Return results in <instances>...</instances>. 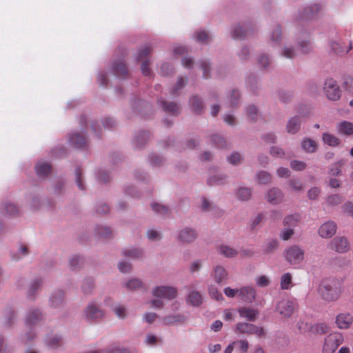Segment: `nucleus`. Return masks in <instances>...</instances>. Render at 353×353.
<instances>
[{
  "instance_id": "obj_32",
  "label": "nucleus",
  "mask_w": 353,
  "mask_h": 353,
  "mask_svg": "<svg viewBox=\"0 0 353 353\" xmlns=\"http://www.w3.org/2000/svg\"><path fill=\"white\" fill-rule=\"evenodd\" d=\"M301 118L300 116L296 115L291 117L286 125V129L290 134H296L299 132L301 128Z\"/></svg>"
},
{
  "instance_id": "obj_47",
  "label": "nucleus",
  "mask_w": 353,
  "mask_h": 353,
  "mask_svg": "<svg viewBox=\"0 0 353 353\" xmlns=\"http://www.w3.org/2000/svg\"><path fill=\"white\" fill-rule=\"evenodd\" d=\"M301 148L306 152L313 153L317 149V144L314 140L305 138L301 142Z\"/></svg>"
},
{
  "instance_id": "obj_23",
  "label": "nucleus",
  "mask_w": 353,
  "mask_h": 353,
  "mask_svg": "<svg viewBox=\"0 0 353 353\" xmlns=\"http://www.w3.org/2000/svg\"><path fill=\"white\" fill-rule=\"evenodd\" d=\"M37 176L41 179H46L51 172L50 164L43 160L39 161L34 167Z\"/></svg>"
},
{
  "instance_id": "obj_46",
  "label": "nucleus",
  "mask_w": 353,
  "mask_h": 353,
  "mask_svg": "<svg viewBox=\"0 0 353 353\" xmlns=\"http://www.w3.org/2000/svg\"><path fill=\"white\" fill-rule=\"evenodd\" d=\"M307 331L311 332L312 334H323L328 332L329 327L325 323H320L310 325Z\"/></svg>"
},
{
  "instance_id": "obj_5",
  "label": "nucleus",
  "mask_w": 353,
  "mask_h": 353,
  "mask_svg": "<svg viewBox=\"0 0 353 353\" xmlns=\"http://www.w3.org/2000/svg\"><path fill=\"white\" fill-rule=\"evenodd\" d=\"M151 48L149 46H145L140 48L135 54V59L137 61H143L141 70L143 75L150 76L152 72L149 68V61L147 59L148 56L151 52Z\"/></svg>"
},
{
  "instance_id": "obj_60",
  "label": "nucleus",
  "mask_w": 353,
  "mask_h": 353,
  "mask_svg": "<svg viewBox=\"0 0 353 353\" xmlns=\"http://www.w3.org/2000/svg\"><path fill=\"white\" fill-rule=\"evenodd\" d=\"M210 141L212 144L217 148H224L227 145L226 140L217 134L212 135Z\"/></svg>"
},
{
  "instance_id": "obj_54",
  "label": "nucleus",
  "mask_w": 353,
  "mask_h": 353,
  "mask_svg": "<svg viewBox=\"0 0 353 353\" xmlns=\"http://www.w3.org/2000/svg\"><path fill=\"white\" fill-rule=\"evenodd\" d=\"M188 302L193 306H199L202 303V296L199 292L192 290L188 294Z\"/></svg>"
},
{
  "instance_id": "obj_22",
  "label": "nucleus",
  "mask_w": 353,
  "mask_h": 353,
  "mask_svg": "<svg viewBox=\"0 0 353 353\" xmlns=\"http://www.w3.org/2000/svg\"><path fill=\"white\" fill-rule=\"evenodd\" d=\"M279 54L280 57L285 59H294L298 55V51L292 44L285 43L281 46L279 50Z\"/></svg>"
},
{
  "instance_id": "obj_33",
  "label": "nucleus",
  "mask_w": 353,
  "mask_h": 353,
  "mask_svg": "<svg viewBox=\"0 0 353 353\" xmlns=\"http://www.w3.org/2000/svg\"><path fill=\"white\" fill-rule=\"evenodd\" d=\"M353 318L348 313H341L336 316V323L340 329H346L352 323Z\"/></svg>"
},
{
  "instance_id": "obj_1",
  "label": "nucleus",
  "mask_w": 353,
  "mask_h": 353,
  "mask_svg": "<svg viewBox=\"0 0 353 353\" xmlns=\"http://www.w3.org/2000/svg\"><path fill=\"white\" fill-rule=\"evenodd\" d=\"M341 283L335 279L330 278L323 280L319 288L318 293L325 301H336L341 294Z\"/></svg>"
},
{
  "instance_id": "obj_27",
  "label": "nucleus",
  "mask_w": 353,
  "mask_h": 353,
  "mask_svg": "<svg viewBox=\"0 0 353 353\" xmlns=\"http://www.w3.org/2000/svg\"><path fill=\"white\" fill-rule=\"evenodd\" d=\"M269 39L273 46L281 43L283 39V30L281 25L275 24L273 26L269 34Z\"/></svg>"
},
{
  "instance_id": "obj_13",
  "label": "nucleus",
  "mask_w": 353,
  "mask_h": 353,
  "mask_svg": "<svg viewBox=\"0 0 353 353\" xmlns=\"http://www.w3.org/2000/svg\"><path fill=\"white\" fill-rule=\"evenodd\" d=\"M43 313L37 307H30L28 310L25 316L26 326H35L43 320Z\"/></svg>"
},
{
  "instance_id": "obj_49",
  "label": "nucleus",
  "mask_w": 353,
  "mask_h": 353,
  "mask_svg": "<svg viewBox=\"0 0 353 353\" xmlns=\"http://www.w3.org/2000/svg\"><path fill=\"white\" fill-rule=\"evenodd\" d=\"M271 63L272 57L268 54L262 53L258 57V65L263 70H268Z\"/></svg>"
},
{
  "instance_id": "obj_45",
  "label": "nucleus",
  "mask_w": 353,
  "mask_h": 353,
  "mask_svg": "<svg viewBox=\"0 0 353 353\" xmlns=\"http://www.w3.org/2000/svg\"><path fill=\"white\" fill-rule=\"evenodd\" d=\"M30 252L27 246L20 245L16 252L11 253V258L13 261H17L29 254Z\"/></svg>"
},
{
  "instance_id": "obj_7",
  "label": "nucleus",
  "mask_w": 353,
  "mask_h": 353,
  "mask_svg": "<svg viewBox=\"0 0 353 353\" xmlns=\"http://www.w3.org/2000/svg\"><path fill=\"white\" fill-rule=\"evenodd\" d=\"M83 315L88 321H97L103 317L104 312L95 301H92L85 307Z\"/></svg>"
},
{
  "instance_id": "obj_40",
  "label": "nucleus",
  "mask_w": 353,
  "mask_h": 353,
  "mask_svg": "<svg viewBox=\"0 0 353 353\" xmlns=\"http://www.w3.org/2000/svg\"><path fill=\"white\" fill-rule=\"evenodd\" d=\"M192 38L201 44H208L212 41L211 35L203 30L196 31L192 35Z\"/></svg>"
},
{
  "instance_id": "obj_29",
  "label": "nucleus",
  "mask_w": 353,
  "mask_h": 353,
  "mask_svg": "<svg viewBox=\"0 0 353 353\" xmlns=\"http://www.w3.org/2000/svg\"><path fill=\"white\" fill-rule=\"evenodd\" d=\"M43 283V280L41 278L36 277L34 278L28 284V288L27 290V296L30 299L34 300L35 299V296L37 292L39 290L40 287Z\"/></svg>"
},
{
  "instance_id": "obj_62",
  "label": "nucleus",
  "mask_w": 353,
  "mask_h": 353,
  "mask_svg": "<svg viewBox=\"0 0 353 353\" xmlns=\"http://www.w3.org/2000/svg\"><path fill=\"white\" fill-rule=\"evenodd\" d=\"M142 281L137 278H133L125 283L124 286L128 290H135L142 287Z\"/></svg>"
},
{
  "instance_id": "obj_9",
  "label": "nucleus",
  "mask_w": 353,
  "mask_h": 353,
  "mask_svg": "<svg viewBox=\"0 0 353 353\" xmlns=\"http://www.w3.org/2000/svg\"><path fill=\"white\" fill-rule=\"evenodd\" d=\"M251 25L248 21L239 22L232 26L230 34L232 39L236 40L243 39L250 30Z\"/></svg>"
},
{
  "instance_id": "obj_30",
  "label": "nucleus",
  "mask_w": 353,
  "mask_h": 353,
  "mask_svg": "<svg viewBox=\"0 0 353 353\" xmlns=\"http://www.w3.org/2000/svg\"><path fill=\"white\" fill-rule=\"evenodd\" d=\"M330 46L332 50L337 54H346L352 48L351 41H350L348 47L344 48L341 40H334L333 39H330Z\"/></svg>"
},
{
  "instance_id": "obj_56",
  "label": "nucleus",
  "mask_w": 353,
  "mask_h": 353,
  "mask_svg": "<svg viewBox=\"0 0 353 353\" xmlns=\"http://www.w3.org/2000/svg\"><path fill=\"white\" fill-rule=\"evenodd\" d=\"M148 163L153 167H159L164 164L165 159L155 153H151L148 157Z\"/></svg>"
},
{
  "instance_id": "obj_39",
  "label": "nucleus",
  "mask_w": 353,
  "mask_h": 353,
  "mask_svg": "<svg viewBox=\"0 0 353 353\" xmlns=\"http://www.w3.org/2000/svg\"><path fill=\"white\" fill-rule=\"evenodd\" d=\"M185 319L181 314H171L165 316L163 318L162 321L163 325H172L176 323H182L185 321Z\"/></svg>"
},
{
  "instance_id": "obj_10",
  "label": "nucleus",
  "mask_w": 353,
  "mask_h": 353,
  "mask_svg": "<svg viewBox=\"0 0 353 353\" xmlns=\"http://www.w3.org/2000/svg\"><path fill=\"white\" fill-rule=\"evenodd\" d=\"M297 307V303L294 301L283 299L277 303L276 311L283 317H290Z\"/></svg>"
},
{
  "instance_id": "obj_4",
  "label": "nucleus",
  "mask_w": 353,
  "mask_h": 353,
  "mask_svg": "<svg viewBox=\"0 0 353 353\" xmlns=\"http://www.w3.org/2000/svg\"><path fill=\"white\" fill-rule=\"evenodd\" d=\"M296 46L303 54H308L312 50V44L309 40L310 32L305 26H296Z\"/></svg>"
},
{
  "instance_id": "obj_16",
  "label": "nucleus",
  "mask_w": 353,
  "mask_h": 353,
  "mask_svg": "<svg viewBox=\"0 0 353 353\" xmlns=\"http://www.w3.org/2000/svg\"><path fill=\"white\" fill-rule=\"evenodd\" d=\"M65 293L61 289L52 292L49 297V306L54 309L61 308L64 301Z\"/></svg>"
},
{
  "instance_id": "obj_50",
  "label": "nucleus",
  "mask_w": 353,
  "mask_h": 353,
  "mask_svg": "<svg viewBox=\"0 0 353 353\" xmlns=\"http://www.w3.org/2000/svg\"><path fill=\"white\" fill-rule=\"evenodd\" d=\"M240 99V93L238 90H231L227 96V103L230 107H235L238 105Z\"/></svg>"
},
{
  "instance_id": "obj_44",
  "label": "nucleus",
  "mask_w": 353,
  "mask_h": 353,
  "mask_svg": "<svg viewBox=\"0 0 353 353\" xmlns=\"http://www.w3.org/2000/svg\"><path fill=\"white\" fill-rule=\"evenodd\" d=\"M84 263V259L79 254L72 255L69 260V266L72 270L80 269Z\"/></svg>"
},
{
  "instance_id": "obj_26",
  "label": "nucleus",
  "mask_w": 353,
  "mask_h": 353,
  "mask_svg": "<svg viewBox=\"0 0 353 353\" xmlns=\"http://www.w3.org/2000/svg\"><path fill=\"white\" fill-rule=\"evenodd\" d=\"M0 210L5 216L9 217H14L19 214V210L17 206L9 201L1 203Z\"/></svg>"
},
{
  "instance_id": "obj_6",
  "label": "nucleus",
  "mask_w": 353,
  "mask_h": 353,
  "mask_svg": "<svg viewBox=\"0 0 353 353\" xmlns=\"http://www.w3.org/2000/svg\"><path fill=\"white\" fill-rule=\"evenodd\" d=\"M152 294L157 299L172 300L177 296V290L172 286L159 285L152 290Z\"/></svg>"
},
{
  "instance_id": "obj_43",
  "label": "nucleus",
  "mask_w": 353,
  "mask_h": 353,
  "mask_svg": "<svg viewBox=\"0 0 353 353\" xmlns=\"http://www.w3.org/2000/svg\"><path fill=\"white\" fill-rule=\"evenodd\" d=\"M252 194V190L248 187H240L236 190V198L242 201H248Z\"/></svg>"
},
{
  "instance_id": "obj_20",
  "label": "nucleus",
  "mask_w": 353,
  "mask_h": 353,
  "mask_svg": "<svg viewBox=\"0 0 353 353\" xmlns=\"http://www.w3.org/2000/svg\"><path fill=\"white\" fill-rule=\"evenodd\" d=\"M132 108L134 113L146 117L148 111L150 110L151 105L148 102L139 99L132 103Z\"/></svg>"
},
{
  "instance_id": "obj_59",
  "label": "nucleus",
  "mask_w": 353,
  "mask_h": 353,
  "mask_svg": "<svg viewBox=\"0 0 353 353\" xmlns=\"http://www.w3.org/2000/svg\"><path fill=\"white\" fill-rule=\"evenodd\" d=\"M75 182L80 190H85V185L83 180V172L79 167L75 169Z\"/></svg>"
},
{
  "instance_id": "obj_41",
  "label": "nucleus",
  "mask_w": 353,
  "mask_h": 353,
  "mask_svg": "<svg viewBox=\"0 0 353 353\" xmlns=\"http://www.w3.org/2000/svg\"><path fill=\"white\" fill-rule=\"evenodd\" d=\"M227 178L228 176L223 174L210 175L207 180V183L210 185H223L227 182Z\"/></svg>"
},
{
  "instance_id": "obj_24",
  "label": "nucleus",
  "mask_w": 353,
  "mask_h": 353,
  "mask_svg": "<svg viewBox=\"0 0 353 353\" xmlns=\"http://www.w3.org/2000/svg\"><path fill=\"white\" fill-rule=\"evenodd\" d=\"M336 223L334 221H330L321 225L319 234L323 238H330L336 233Z\"/></svg>"
},
{
  "instance_id": "obj_58",
  "label": "nucleus",
  "mask_w": 353,
  "mask_h": 353,
  "mask_svg": "<svg viewBox=\"0 0 353 353\" xmlns=\"http://www.w3.org/2000/svg\"><path fill=\"white\" fill-rule=\"evenodd\" d=\"M322 139L323 143L330 146L336 147L340 143V141L337 137L327 132L323 134Z\"/></svg>"
},
{
  "instance_id": "obj_36",
  "label": "nucleus",
  "mask_w": 353,
  "mask_h": 353,
  "mask_svg": "<svg viewBox=\"0 0 353 353\" xmlns=\"http://www.w3.org/2000/svg\"><path fill=\"white\" fill-rule=\"evenodd\" d=\"M246 84L250 90L257 94L261 88L260 80L254 75H250L246 79Z\"/></svg>"
},
{
  "instance_id": "obj_28",
  "label": "nucleus",
  "mask_w": 353,
  "mask_h": 353,
  "mask_svg": "<svg viewBox=\"0 0 353 353\" xmlns=\"http://www.w3.org/2000/svg\"><path fill=\"white\" fill-rule=\"evenodd\" d=\"M150 135V132L148 130H141L137 132L132 141L133 147L135 149L143 147L148 141Z\"/></svg>"
},
{
  "instance_id": "obj_3",
  "label": "nucleus",
  "mask_w": 353,
  "mask_h": 353,
  "mask_svg": "<svg viewBox=\"0 0 353 353\" xmlns=\"http://www.w3.org/2000/svg\"><path fill=\"white\" fill-rule=\"evenodd\" d=\"M304 250L299 245H294L284 252L286 261L295 268H299L304 259Z\"/></svg>"
},
{
  "instance_id": "obj_57",
  "label": "nucleus",
  "mask_w": 353,
  "mask_h": 353,
  "mask_svg": "<svg viewBox=\"0 0 353 353\" xmlns=\"http://www.w3.org/2000/svg\"><path fill=\"white\" fill-rule=\"evenodd\" d=\"M219 250L223 256L227 258L235 257L238 254L235 249L227 245H221Z\"/></svg>"
},
{
  "instance_id": "obj_52",
  "label": "nucleus",
  "mask_w": 353,
  "mask_h": 353,
  "mask_svg": "<svg viewBox=\"0 0 353 353\" xmlns=\"http://www.w3.org/2000/svg\"><path fill=\"white\" fill-rule=\"evenodd\" d=\"M254 325L249 323H239L236 325V331L240 334H253Z\"/></svg>"
},
{
  "instance_id": "obj_8",
  "label": "nucleus",
  "mask_w": 353,
  "mask_h": 353,
  "mask_svg": "<svg viewBox=\"0 0 353 353\" xmlns=\"http://www.w3.org/2000/svg\"><path fill=\"white\" fill-rule=\"evenodd\" d=\"M198 236L196 230L190 227H185L177 232L176 239L184 244L193 243Z\"/></svg>"
},
{
  "instance_id": "obj_63",
  "label": "nucleus",
  "mask_w": 353,
  "mask_h": 353,
  "mask_svg": "<svg viewBox=\"0 0 353 353\" xmlns=\"http://www.w3.org/2000/svg\"><path fill=\"white\" fill-rule=\"evenodd\" d=\"M186 80L182 77H179L176 84L170 90V94L172 96H176L179 94V91L183 89L185 85Z\"/></svg>"
},
{
  "instance_id": "obj_35",
  "label": "nucleus",
  "mask_w": 353,
  "mask_h": 353,
  "mask_svg": "<svg viewBox=\"0 0 353 353\" xmlns=\"http://www.w3.org/2000/svg\"><path fill=\"white\" fill-rule=\"evenodd\" d=\"M122 255L131 259H139L143 256V250L136 248H125L122 251Z\"/></svg>"
},
{
  "instance_id": "obj_64",
  "label": "nucleus",
  "mask_w": 353,
  "mask_h": 353,
  "mask_svg": "<svg viewBox=\"0 0 353 353\" xmlns=\"http://www.w3.org/2000/svg\"><path fill=\"white\" fill-rule=\"evenodd\" d=\"M27 331L21 336V340L26 343L33 340L36 336V331L33 326H26Z\"/></svg>"
},
{
  "instance_id": "obj_37",
  "label": "nucleus",
  "mask_w": 353,
  "mask_h": 353,
  "mask_svg": "<svg viewBox=\"0 0 353 353\" xmlns=\"http://www.w3.org/2000/svg\"><path fill=\"white\" fill-rule=\"evenodd\" d=\"M238 312L241 317L245 318L250 321H254L258 314L257 310L245 307H240Z\"/></svg>"
},
{
  "instance_id": "obj_48",
  "label": "nucleus",
  "mask_w": 353,
  "mask_h": 353,
  "mask_svg": "<svg viewBox=\"0 0 353 353\" xmlns=\"http://www.w3.org/2000/svg\"><path fill=\"white\" fill-rule=\"evenodd\" d=\"M337 130L339 133L343 134H353V123L349 121H343L338 124Z\"/></svg>"
},
{
  "instance_id": "obj_11",
  "label": "nucleus",
  "mask_w": 353,
  "mask_h": 353,
  "mask_svg": "<svg viewBox=\"0 0 353 353\" xmlns=\"http://www.w3.org/2000/svg\"><path fill=\"white\" fill-rule=\"evenodd\" d=\"M324 92L330 100L336 101L341 97V90L336 83V81L332 79H327L325 81Z\"/></svg>"
},
{
  "instance_id": "obj_55",
  "label": "nucleus",
  "mask_w": 353,
  "mask_h": 353,
  "mask_svg": "<svg viewBox=\"0 0 353 353\" xmlns=\"http://www.w3.org/2000/svg\"><path fill=\"white\" fill-rule=\"evenodd\" d=\"M279 245V241L277 239H268L263 245V252L270 254L274 252Z\"/></svg>"
},
{
  "instance_id": "obj_2",
  "label": "nucleus",
  "mask_w": 353,
  "mask_h": 353,
  "mask_svg": "<svg viewBox=\"0 0 353 353\" xmlns=\"http://www.w3.org/2000/svg\"><path fill=\"white\" fill-rule=\"evenodd\" d=\"M322 8V5L318 3L300 7L292 16L293 23L296 26H305V23L314 19L321 12Z\"/></svg>"
},
{
  "instance_id": "obj_18",
  "label": "nucleus",
  "mask_w": 353,
  "mask_h": 353,
  "mask_svg": "<svg viewBox=\"0 0 353 353\" xmlns=\"http://www.w3.org/2000/svg\"><path fill=\"white\" fill-rule=\"evenodd\" d=\"M69 143L78 149H84L87 145V141L85 137L79 132H74L69 134Z\"/></svg>"
},
{
  "instance_id": "obj_38",
  "label": "nucleus",
  "mask_w": 353,
  "mask_h": 353,
  "mask_svg": "<svg viewBox=\"0 0 353 353\" xmlns=\"http://www.w3.org/2000/svg\"><path fill=\"white\" fill-rule=\"evenodd\" d=\"M61 339V336L59 334H48L45 339V343L48 347L55 349L60 346Z\"/></svg>"
},
{
  "instance_id": "obj_12",
  "label": "nucleus",
  "mask_w": 353,
  "mask_h": 353,
  "mask_svg": "<svg viewBox=\"0 0 353 353\" xmlns=\"http://www.w3.org/2000/svg\"><path fill=\"white\" fill-rule=\"evenodd\" d=\"M111 72L119 79H125L128 77V70L123 58L116 59L112 63Z\"/></svg>"
},
{
  "instance_id": "obj_21",
  "label": "nucleus",
  "mask_w": 353,
  "mask_h": 353,
  "mask_svg": "<svg viewBox=\"0 0 353 353\" xmlns=\"http://www.w3.org/2000/svg\"><path fill=\"white\" fill-rule=\"evenodd\" d=\"M340 339L336 335H330L325 340L323 347V353H334L340 344Z\"/></svg>"
},
{
  "instance_id": "obj_14",
  "label": "nucleus",
  "mask_w": 353,
  "mask_h": 353,
  "mask_svg": "<svg viewBox=\"0 0 353 353\" xmlns=\"http://www.w3.org/2000/svg\"><path fill=\"white\" fill-rule=\"evenodd\" d=\"M265 199L272 205H278L283 201L284 194L279 188L273 187L265 193Z\"/></svg>"
},
{
  "instance_id": "obj_53",
  "label": "nucleus",
  "mask_w": 353,
  "mask_h": 353,
  "mask_svg": "<svg viewBox=\"0 0 353 353\" xmlns=\"http://www.w3.org/2000/svg\"><path fill=\"white\" fill-rule=\"evenodd\" d=\"M94 234L99 238L105 239L112 234V230L108 226L97 225L94 228Z\"/></svg>"
},
{
  "instance_id": "obj_25",
  "label": "nucleus",
  "mask_w": 353,
  "mask_h": 353,
  "mask_svg": "<svg viewBox=\"0 0 353 353\" xmlns=\"http://www.w3.org/2000/svg\"><path fill=\"white\" fill-rule=\"evenodd\" d=\"M212 276L216 283L220 284L225 282L228 279V273L223 265H216L213 267Z\"/></svg>"
},
{
  "instance_id": "obj_34",
  "label": "nucleus",
  "mask_w": 353,
  "mask_h": 353,
  "mask_svg": "<svg viewBox=\"0 0 353 353\" xmlns=\"http://www.w3.org/2000/svg\"><path fill=\"white\" fill-rule=\"evenodd\" d=\"M95 288L94 280L92 277H85L81 283V290L86 296H90Z\"/></svg>"
},
{
  "instance_id": "obj_17",
  "label": "nucleus",
  "mask_w": 353,
  "mask_h": 353,
  "mask_svg": "<svg viewBox=\"0 0 353 353\" xmlns=\"http://www.w3.org/2000/svg\"><path fill=\"white\" fill-rule=\"evenodd\" d=\"M329 247L330 249L339 253H343L349 250V244L345 237L336 236L330 242Z\"/></svg>"
},
{
  "instance_id": "obj_19",
  "label": "nucleus",
  "mask_w": 353,
  "mask_h": 353,
  "mask_svg": "<svg viewBox=\"0 0 353 353\" xmlns=\"http://www.w3.org/2000/svg\"><path fill=\"white\" fill-rule=\"evenodd\" d=\"M256 295V290L252 286H244L239 289V296L245 303H252L255 300Z\"/></svg>"
},
{
  "instance_id": "obj_42",
  "label": "nucleus",
  "mask_w": 353,
  "mask_h": 353,
  "mask_svg": "<svg viewBox=\"0 0 353 353\" xmlns=\"http://www.w3.org/2000/svg\"><path fill=\"white\" fill-rule=\"evenodd\" d=\"M301 215L299 213H294L286 216L283 220V224L285 226L291 228L296 227L301 221Z\"/></svg>"
},
{
  "instance_id": "obj_51",
  "label": "nucleus",
  "mask_w": 353,
  "mask_h": 353,
  "mask_svg": "<svg viewBox=\"0 0 353 353\" xmlns=\"http://www.w3.org/2000/svg\"><path fill=\"white\" fill-rule=\"evenodd\" d=\"M95 177L99 183H106L111 179L110 174L103 168H99L95 172Z\"/></svg>"
},
{
  "instance_id": "obj_61",
  "label": "nucleus",
  "mask_w": 353,
  "mask_h": 353,
  "mask_svg": "<svg viewBox=\"0 0 353 353\" xmlns=\"http://www.w3.org/2000/svg\"><path fill=\"white\" fill-rule=\"evenodd\" d=\"M256 179L259 184L266 185L270 183L272 176L265 171H260L256 174Z\"/></svg>"
},
{
  "instance_id": "obj_31",
  "label": "nucleus",
  "mask_w": 353,
  "mask_h": 353,
  "mask_svg": "<svg viewBox=\"0 0 353 353\" xmlns=\"http://www.w3.org/2000/svg\"><path fill=\"white\" fill-rule=\"evenodd\" d=\"M190 106L196 114H201L204 109L203 100L198 95H192L189 99Z\"/></svg>"
},
{
  "instance_id": "obj_15",
  "label": "nucleus",
  "mask_w": 353,
  "mask_h": 353,
  "mask_svg": "<svg viewBox=\"0 0 353 353\" xmlns=\"http://www.w3.org/2000/svg\"><path fill=\"white\" fill-rule=\"evenodd\" d=\"M158 104L165 112H167L172 116L176 117L181 113L180 105L175 102H169L165 101L162 98H160L158 99Z\"/></svg>"
}]
</instances>
